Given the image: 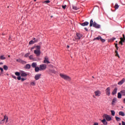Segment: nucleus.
<instances>
[{
  "mask_svg": "<svg viewBox=\"0 0 125 125\" xmlns=\"http://www.w3.org/2000/svg\"><path fill=\"white\" fill-rule=\"evenodd\" d=\"M90 27H94L95 28H96L97 29H99L100 28V25L97 24L95 22H93V20L92 19L90 21Z\"/></svg>",
  "mask_w": 125,
  "mask_h": 125,
  "instance_id": "f257e3e1",
  "label": "nucleus"
},
{
  "mask_svg": "<svg viewBox=\"0 0 125 125\" xmlns=\"http://www.w3.org/2000/svg\"><path fill=\"white\" fill-rule=\"evenodd\" d=\"M100 40L101 41H102V42H105V39H102V37H101L100 36H98L97 37L94 38L93 41H100Z\"/></svg>",
  "mask_w": 125,
  "mask_h": 125,
  "instance_id": "f03ea898",
  "label": "nucleus"
},
{
  "mask_svg": "<svg viewBox=\"0 0 125 125\" xmlns=\"http://www.w3.org/2000/svg\"><path fill=\"white\" fill-rule=\"evenodd\" d=\"M103 117L104 119H105L106 121H107L108 122H110V121H112V118L111 117V116H110L108 114H104Z\"/></svg>",
  "mask_w": 125,
  "mask_h": 125,
  "instance_id": "7ed1b4c3",
  "label": "nucleus"
},
{
  "mask_svg": "<svg viewBox=\"0 0 125 125\" xmlns=\"http://www.w3.org/2000/svg\"><path fill=\"white\" fill-rule=\"evenodd\" d=\"M60 76H61V78H62V79H64V80L69 81L71 79V78H70V77H69L66 75H64L63 74H60Z\"/></svg>",
  "mask_w": 125,
  "mask_h": 125,
  "instance_id": "20e7f679",
  "label": "nucleus"
},
{
  "mask_svg": "<svg viewBox=\"0 0 125 125\" xmlns=\"http://www.w3.org/2000/svg\"><path fill=\"white\" fill-rule=\"evenodd\" d=\"M83 38V34L79 33H77L75 36L76 40H81Z\"/></svg>",
  "mask_w": 125,
  "mask_h": 125,
  "instance_id": "39448f33",
  "label": "nucleus"
},
{
  "mask_svg": "<svg viewBox=\"0 0 125 125\" xmlns=\"http://www.w3.org/2000/svg\"><path fill=\"white\" fill-rule=\"evenodd\" d=\"M123 38H121L120 40L121 41L119 42V44H121V45H123V43L125 42V34L123 35Z\"/></svg>",
  "mask_w": 125,
  "mask_h": 125,
  "instance_id": "423d86ee",
  "label": "nucleus"
},
{
  "mask_svg": "<svg viewBox=\"0 0 125 125\" xmlns=\"http://www.w3.org/2000/svg\"><path fill=\"white\" fill-rule=\"evenodd\" d=\"M40 71H43L46 69V64H42L40 65Z\"/></svg>",
  "mask_w": 125,
  "mask_h": 125,
  "instance_id": "0eeeda50",
  "label": "nucleus"
},
{
  "mask_svg": "<svg viewBox=\"0 0 125 125\" xmlns=\"http://www.w3.org/2000/svg\"><path fill=\"white\" fill-rule=\"evenodd\" d=\"M110 90L111 88L109 87H107L106 89H105V93L108 96H110L111 95Z\"/></svg>",
  "mask_w": 125,
  "mask_h": 125,
  "instance_id": "6e6552de",
  "label": "nucleus"
},
{
  "mask_svg": "<svg viewBox=\"0 0 125 125\" xmlns=\"http://www.w3.org/2000/svg\"><path fill=\"white\" fill-rule=\"evenodd\" d=\"M34 54H36L37 57H39L41 55V50H35Z\"/></svg>",
  "mask_w": 125,
  "mask_h": 125,
  "instance_id": "1a4fd4ad",
  "label": "nucleus"
},
{
  "mask_svg": "<svg viewBox=\"0 0 125 125\" xmlns=\"http://www.w3.org/2000/svg\"><path fill=\"white\" fill-rule=\"evenodd\" d=\"M5 120H6L5 123H7V122L8 121V117H7V116H5L4 117L3 120H2L1 122H0V124H3V123H4L3 122H4V121H5Z\"/></svg>",
  "mask_w": 125,
  "mask_h": 125,
  "instance_id": "9d476101",
  "label": "nucleus"
},
{
  "mask_svg": "<svg viewBox=\"0 0 125 125\" xmlns=\"http://www.w3.org/2000/svg\"><path fill=\"white\" fill-rule=\"evenodd\" d=\"M16 61H17V62H19V63H21V64H26L27 63V62L21 60V59H17Z\"/></svg>",
  "mask_w": 125,
  "mask_h": 125,
  "instance_id": "9b49d317",
  "label": "nucleus"
},
{
  "mask_svg": "<svg viewBox=\"0 0 125 125\" xmlns=\"http://www.w3.org/2000/svg\"><path fill=\"white\" fill-rule=\"evenodd\" d=\"M43 63L46 64H50V62L48 61V58L47 57H45L44 58Z\"/></svg>",
  "mask_w": 125,
  "mask_h": 125,
  "instance_id": "f8f14e48",
  "label": "nucleus"
},
{
  "mask_svg": "<svg viewBox=\"0 0 125 125\" xmlns=\"http://www.w3.org/2000/svg\"><path fill=\"white\" fill-rule=\"evenodd\" d=\"M42 76V74H36L35 76V79L36 81H38V80H40L41 79V76Z\"/></svg>",
  "mask_w": 125,
  "mask_h": 125,
  "instance_id": "ddd939ff",
  "label": "nucleus"
},
{
  "mask_svg": "<svg viewBox=\"0 0 125 125\" xmlns=\"http://www.w3.org/2000/svg\"><path fill=\"white\" fill-rule=\"evenodd\" d=\"M95 94L96 96H100V95H101V92L99 90L96 91L95 92Z\"/></svg>",
  "mask_w": 125,
  "mask_h": 125,
  "instance_id": "4468645a",
  "label": "nucleus"
},
{
  "mask_svg": "<svg viewBox=\"0 0 125 125\" xmlns=\"http://www.w3.org/2000/svg\"><path fill=\"white\" fill-rule=\"evenodd\" d=\"M21 77H27L28 75L27 74V73H25V72L21 71Z\"/></svg>",
  "mask_w": 125,
  "mask_h": 125,
  "instance_id": "2eb2a0df",
  "label": "nucleus"
},
{
  "mask_svg": "<svg viewBox=\"0 0 125 125\" xmlns=\"http://www.w3.org/2000/svg\"><path fill=\"white\" fill-rule=\"evenodd\" d=\"M117 91H118V88L116 87L115 88H114V89L112 91V95H115V94H116Z\"/></svg>",
  "mask_w": 125,
  "mask_h": 125,
  "instance_id": "dca6fc26",
  "label": "nucleus"
},
{
  "mask_svg": "<svg viewBox=\"0 0 125 125\" xmlns=\"http://www.w3.org/2000/svg\"><path fill=\"white\" fill-rule=\"evenodd\" d=\"M89 24V22L87 21H85L81 24V26H83V27H84V26H87Z\"/></svg>",
  "mask_w": 125,
  "mask_h": 125,
  "instance_id": "f3484780",
  "label": "nucleus"
},
{
  "mask_svg": "<svg viewBox=\"0 0 125 125\" xmlns=\"http://www.w3.org/2000/svg\"><path fill=\"white\" fill-rule=\"evenodd\" d=\"M125 82V79L123 78L120 82L118 83V84H119L120 85H122V84H123V83H124Z\"/></svg>",
  "mask_w": 125,
  "mask_h": 125,
  "instance_id": "a211bd4d",
  "label": "nucleus"
},
{
  "mask_svg": "<svg viewBox=\"0 0 125 125\" xmlns=\"http://www.w3.org/2000/svg\"><path fill=\"white\" fill-rule=\"evenodd\" d=\"M102 122L104 125H108V123L107 122V121H106V119H105V118H104L103 120H102Z\"/></svg>",
  "mask_w": 125,
  "mask_h": 125,
  "instance_id": "6ab92c4d",
  "label": "nucleus"
},
{
  "mask_svg": "<svg viewBox=\"0 0 125 125\" xmlns=\"http://www.w3.org/2000/svg\"><path fill=\"white\" fill-rule=\"evenodd\" d=\"M25 69H31V65L30 64H27L24 66Z\"/></svg>",
  "mask_w": 125,
  "mask_h": 125,
  "instance_id": "aec40b11",
  "label": "nucleus"
},
{
  "mask_svg": "<svg viewBox=\"0 0 125 125\" xmlns=\"http://www.w3.org/2000/svg\"><path fill=\"white\" fill-rule=\"evenodd\" d=\"M119 115L122 116V117H125V112H124L123 111H120L119 112Z\"/></svg>",
  "mask_w": 125,
  "mask_h": 125,
  "instance_id": "412c9836",
  "label": "nucleus"
},
{
  "mask_svg": "<svg viewBox=\"0 0 125 125\" xmlns=\"http://www.w3.org/2000/svg\"><path fill=\"white\" fill-rule=\"evenodd\" d=\"M37 62H33L31 64V66L32 67V68H36L37 67Z\"/></svg>",
  "mask_w": 125,
  "mask_h": 125,
  "instance_id": "4be33fe9",
  "label": "nucleus"
},
{
  "mask_svg": "<svg viewBox=\"0 0 125 125\" xmlns=\"http://www.w3.org/2000/svg\"><path fill=\"white\" fill-rule=\"evenodd\" d=\"M39 71H41V68L39 67H36L35 68V71L37 72H39Z\"/></svg>",
  "mask_w": 125,
  "mask_h": 125,
  "instance_id": "5701e85b",
  "label": "nucleus"
},
{
  "mask_svg": "<svg viewBox=\"0 0 125 125\" xmlns=\"http://www.w3.org/2000/svg\"><path fill=\"white\" fill-rule=\"evenodd\" d=\"M117 97L119 99H121V98H122V93H121V92L118 93Z\"/></svg>",
  "mask_w": 125,
  "mask_h": 125,
  "instance_id": "b1692460",
  "label": "nucleus"
},
{
  "mask_svg": "<svg viewBox=\"0 0 125 125\" xmlns=\"http://www.w3.org/2000/svg\"><path fill=\"white\" fill-rule=\"evenodd\" d=\"M117 101V99L116 98H114L112 100V105H114L115 103H116V102Z\"/></svg>",
  "mask_w": 125,
  "mask_h": 125,
  "instance_id": "393cba45",
  "label": "nucleus"
},
{
  "mask_svg": "<svg viewBox=\"0 0 125 125\" xmlns=\"http://www.w3.org/2000/svg\"><path fill=\"white\" fill-rule=\"evenodd\" d=\"M3 69L5 71H7L8 70V67L7 65H4L3 66Z\"/></svg>",
  "mask_w": 125,
  "mask_h": 125,
  "instance_id": "a878e982",
  "label": "nucleus"
},
{
  "mask_svg": "<svg viewBox=\"0 0 125 125\" xmlns=\"http://www.w3.org/2000/svg\"><path fill=\"white\" fill-rule=\"evenodd\" d=\"M36 42L34 41L33 40H31L29 42V44H34V43H35Z\"/></svg>",
  "mask_w": 125,
  "mask_h": 125,
  "instance_id": "bb28decb",
  "label": "nucleus"
},
{
  "mask_svg": "<svg viewBox=\"0 0 125 125\" xmlns=\"http://www.w3.org/2000/svg\"><path fill=\"white\" fill-rule=\"evenodd\" d=\"M121 93L122 95L125 96V90H123L121 91Z\"/></svg>",
  "mask_w": 125,
  "mask_h": 125,
  "instance_id": "cd10ccee",
  "label": "nucleus"
},
{
  "mask_svg": "<svg viewBox=\"0 0 125 125\" xmlns=\"http://www.w3.org/2000/svg\"><path fill=\"white\" fill-rule=\"evenodd\" d=\"M119 7V5H118V4L116 3L114 6V8H115V9H118Z\"/></svg>",
  "mask_w": 125,
  "mask_h": 125,
  "instance_id": "c85d7f7f",
  "label": "nucleus"
},
{
  "mask_svg": "<svg viewBox=\"0 0 125 125\" xmlns=\"http://www.w3.org/2000/svg\"><path fill=\"white\" fill-rule=\"evenodd\" d=\"M49 72L51 74H56V71L55 70H50Z\"/></svg>",
  "mask_w": 125,
  "mask_h": 125,
  "instance_id": "c756f323",
  "label": "nucleus"
},
{
  "mask_svg": "<svg viewBox=\"0 0 125 125\" xmlns=\"http://www.w3.org/2000/svg\"><path fill=\"white\" fill-rule=\"evenodd\" d=\"M115 119L116 120L117 122H120L121 121V118L118 117L117 116H115Z\"/></svg>",
  "mask_w": 125,
  "mask_h": 125,
  "instance_id": "7c9ffc66",
  "label": "nucleus"
},
{
  "mask_svg": "<svg viewBox=\"0 0 125 125\" xmlns=\"http://www.w3.org/2000/svg\"><path fill=\"white\" fill-rule=\"evenodd\" d=\"M6 59L5 57H4V56H0V59H1V60H4Z\"/></svg>",
  "mask_w": 125,
  "mask_h": 125,
  "instance_id": "2f4dec72",
  "label": "nucleus"
},
{
  "mask_svg": "<svg viewBox=\"0 0 125 125\" xmlns=\"http://www.w3.org/2000/svg\"><path fill=\"white\" fill-rule=\"evenodd\" d=\"M30 84L31 85H33V86L36 85V82L33 81L32 82H31Z\"/></svg>",
  "mask_w": 125,
  "mask_h": 125,
  "instance_id": "473e14b6",
  "label": "nucleus"
},
{
  "mask_svg": "<svg viewBox=\"0 0 125 125\" xmlns=\"http://www.w3.org/2000/svg\"><path fill=\"white\" fill-rule=\"evenodd\" d=\"M37 50H41V46L37 45L36 46Z\"/></svg>",
  "mask_w": 125,
  "mask_h": 125,
  "instance_id": "72a5a7b5",
  "label": "nucleus"
},
{
  "mask_svg": "<svg viewBox=\"0 0 125 125\" xmlns=\"http://www.w3.org/2000/svg\"><path fill=\"white\" fill-rule=\"evenodd\" d=\"M73 9L74 10H78L79 9V8H78L77 6H73Z\"/></svg>",
  "mask_w": 125,
  "mask_h": 125,
  "instance_id": "f704fd0d",
  "label": "nucleus"
},
{
  "mask_svg": "<svg viewBox=\"0 0 125 125\" xmlns=\"http://www.w3.org/2000/svg\"><path fill=\"white\" fill-rule=\"evenodd\" d=\"M111 113L112 116H115V111L111 110Z\"/></svg>",
  "mask_w": 125,
  "mask_h": 125,
  "instance_id": "c9c22d12",
  "label": "nucleus"
},
{
  "mask_svg": "<svg viewBox=\"0 0 125 125\" xmlns=\"http://www.w3.org/2000/svg\"><path fill=\"white\" fill-rule=\"evenodd\" d=\"M115 53H116L115 56H118V57L120 58V56L119 55V53H118V51H115Z\"/></svg>",
  "mask_w": 125,
  "mask_h": 125,
  "instance_id": "e433bc0d",
  "label": "nucleus"
},
{
  "mask_svg": "<svg viewBox=\"0 0 125 125\" xmlns=\"http://www.w3.org/2000/svg\"><path fill=\"white\" fill-rule=\"evenodd\" d=\"M15 74L16 75V76H18V77H19V76H20V73L18 72H15Z\"/></svg>",
  "mask_w": 125,
  "mask_h": 125,
  "instance_id": "4c0bfd02",
  "label": "nucleus"
},
{
  "mask_svg": "<svg viewBox=\"0 0 125 125\" xmlns=\"http://www.w3.org/2000/svg\"><path fill=\"white\" fill-rule=\"evenodd\" d=\"M50 2V0H47L44 1V3H49Z\"/></svg>",
  "mask_w": 125,
  "mask_h": 125,
  "instance_id": "58836bf2",
  "label": "nucleus"
},
{
  "mask_svg": "<svg viewBox=\"0 0 125 125\" xmlns=\"http://www.w3.org/2000/svg\"><path fill=\"white\" fill-rule=\"evenodd\" d=\"M29 57L30 60H33V59H34V57L33 56V55H30Z\"/></svg>",
  "mask_w": 125,
  "mask_h": 125,
  "instance_id": "ea45409f",
  "label": "nucleus"
},
{
  "mask_svg": "<svg viewBox=\"0 0 125 125\" xmlns=\"http://www.w3.org/2000/svg\"><path fill=\"white\" fill-rule=\"evenodd\" d=\"M32 40L33 41V42H37L39 41V40L36 39V38H34Z\"/></svg>",
  "mask_w": 125,
  "mask_h": 125,
  "instance_id": "a19ab883",
  "label": "nucleus"
},
{
  "mask_svg": "<svg viewBox=\"0 0 125 125\" xmlns=\"http://www.w3.org/2000/svg\"><path fill=\"white\" fill-rule=\"evenodd\" d=\"M29 55H30V53H28L24 55V57L27 58L29 56Z\"/></svg>",
  "mask_w": 125,
  "mask_h": 125,
  "instance_id": "79ce46f5",
  "label": "nucleus"
},
{
  "mask_svg": "<svg viewBox=\"0 0 125 125\" xmlns=\"http://www.w3.org/2000/svg\"><path fill=\"white\" fill-rule=\"evenodd\" d=\"M66 5H62V8L63 9H66Z\"/></svg>",
  "mask_w": 125,
  "mask_h": 125,
  "instance_id": "37998d69",
  "label": "nucleus"
},
{
  "mask_svg": "<svg viewBox=\"0 0 125 125\" xmlns=\"http://www.w3.org/2000/svg\"><path fill=\"white\" fill-rule=\"evenodd\" d=\"M17 79L18 80V81H20V80H21V76H19L17 77Z\"/></svg>",
  "mask_w": 125,
  "mask_h": 125,
  "instance_id": "c03bdc74",
  "label": "nucleus"
},
{
  "mask_svg": "<svg viewBox=\"0 0 125 125\" xmlns=\"http://www.w3.org/2000/svg\"><path fill=\"white\" fill-rule=\"evenodd\" d=\"M115 47L116 48L117 50L119 49V47H118V44H115Z\"/></svg>",
  "mask_w": 125,
  "mask_h": 125,
  "instance_id": "a18cd8bd",
  "label": "nucleus"
},
{
  "mask_svg": "<svg viewBox=\"0 0 125 125\" xmlns=\"http://www.w3.org/2000/svg\"><path fill=\"white\" fill-rule=\"evenodd\" d=\"M12 78L15 79V80H16V76L14 75H12Z\"/></svg>",
  "mask_w": 125,
  "mask_h": 125,
  "instance_id": "49530a36",
  "label": "nucleus"
},
{
  "mask_svg": "<svg viewBox=\"0 0 125 125\" xmlns=\"http://www.w3.org/2000/svg\"><path fill=\"white\" fill-rule=\"evenodd\" d=\"M0 70L1 72V73H2L3 72V68H1V67H0Z\"/></svg>",
  "mask_w": 125,
  "mask_h": 125,
  "instance_id": "de8ad7c7",
  "label": "nucleus"
},
{
  "mask_svg": "<svg viewBox=\"0 0 125 125\" xmlns=\"http://www.w3.org/2000/svg\"><path fill=\"white\" fill-rule=\"evenodd\" d=\"M21 82H24V81H25L26 79H25V78H21Z\"/></svg>",
  "mask_w": 125,
  "mask_h": 125,
  "instance_id": "09e8293b",
  "label": "nucleus"
},
{
  "mask_svg": "<svg viewBox=\"0 0 125 125\" xmlns=\"http://www.w3.org/2000/svg\"><path fill=\"white\" fill-rule=\"evenodd\" d=\"M35 46H34V47H32L31 48V51H32V50H33V49H35Z\"/></svg>",
  "mask_w": 125,
  "mask_h": 125,
  "instance_id": "8fccbe9b",
  "label": "nucleus"
},
{
  "mask_svg": "<svg viewBox=\"0 0 125 125\" xmlns=\"http://www.w3.org/2000/svg\"><path fill=\"white\" fill-rule=\"evenodd\" d=\"M122 125H125V122L122 121Z\"/></svg>",
  "mask_w": 125,
  "mask_h": 125,
  "instance_id": "3c124183",
  "label": "nucleus"
},
{
  "mask_svg": "<svg viewBox=\"0 0 125 125\" xmlns=\"http://www.w3.org/2000/svg\"><path fill=\"white\" fill-rule=\"evenodd\" d=\"M84 30H85V31H86L87 32V31H88V29H87V28L86 27L84 28Z\"/></svg>",
  "mask_w": 125,
  "mask_h": 125,
  "instance_id": "603ef678",
  "label": "nucleus"
},
{
  "mask_svg": "<svg viewBox=\"0 0 125 125\" xmlns=\"http://www.w3.org/2000/svg\"><path fill=\"white\" fill-rule=\"evenodd\" d=\"M94 125H98V123H95L94 124Z\"/></svg>",
  "mask_w": 125,
  "mask_h": 125,
  "instance_id": "864d4df0",
  "label": "nucleus"
},
{
  "mask_svg": "<svg viewBox=\"0 0 125 125\" xmlns=\"http://www.w3.org/2000/svg\"><path fill=\"white\" fill-rule=\"evenodd\" d=\"M67 48H70V46L69 45H67Z\"/></svg>",
  "mask_w": 125,
  "mask_h": 125,
  "instance_id": "5fc2aeb1",
  "label": "nucleus"
},
{
  "mask_svg": "<svg viewBox=\"0 0 125 125\" xmlns=\"http://www.w3.org/2000/svg\"><path fill=\"white\" fill-rule=\"evenodd\" d=\"M2 64H3V63H2V62H0V65H2Z\"/></svg>",
  "mask_w": 125,
  "mask_h": 125,
  "instance_id": "6e6d98bb",
  "label": "nucleus"
},
{
  "mask_svg": "<svg viewBox=\"0 0 125 125\" xmlns=\"http://www.w3.org/2000/svg\"><path fill=\"white\" fill-rule=\"evenodd\" d=\"M123 102L124 103H125V98L124 99Z\"/></svg>",
  "mask_w": 125,
  "mask_h": 125,
  "instance_id": "4d7b16f0",
  "label": "nucleus"
},
{
  "mask_svg": "<svg viewBox=\"0 0 125 125\" xmlns=\"http://www.w3.org/2000/svg\"><path fill=\"white\" fill-rule=\"evenodd\" d=\"M52 17H53V16H51V18H52Z\"/></svg>",
  "mask_w": 125,
  "mask_h": 125,
  "instance_id": "13d9d810",
  "label": "nucleus"
},
{
  "mask_svg": "<svg viewBox=\"0 0 125 125\" xmlns=\"http://www.w3.org/2000/svg\"><path fill=\"white\" fill-rule=\"evenodd\" d=\"M119 125H122V124H121V123H119Z\"/></svg>",
  "mask_w": 125,
  "mask_h": 125,
  "instance_id": "bf43d9fd",
  "label": "nucleus"
},
{
  "mask_svg": "<svg viewBox=\"0 0 125 125\" xmlns=\"http://www.w3.org/2000/svg\"><path fill=\"white\" fill-rule=\"evenodd\" d=\"M2 35L3 36H4V34L2 33Z\"/></svg>",
  "mask_w": 125,
  "mask_h": 125,
  "instance_id": "052dcab7",
  "label": "nucleus"
},
{
  "mask_svg": "<svg viewBox=\"0 0 125 125\" xmlns=\"http://www.w3.org/2000/svg\"><path fill=\"white\" fill-rule=\"evenodd\" d=\"M34 1H37V0H34Z\"/></svg>",
  "mask_w": 125,
  "mask_h": 125,
  "instance_id": "680f3d73",
  "label": "nucleus"
},
{
  "mask_svg": "<svg viewBox=\"0 0 125 125\" xmlns=\"http://www.w3.org/2000/svg\"><path fill=\"white\" fill-rule=\"evenodd\" d=\"M113 40H116V38H114Z\"/></svg>",
  "mask_w": 125,
  "mask_h": 125,
  "instance_id": "e2e57ef3",
  "label": "nucleus"
},
{
  "mask_svg": "<svg viewBox=\"0 0 125 125\" xmlns=\"http://www.w3.org/2000/svg\"><path fill=\"white\" fill-rule=\"evenodd\" d=\"M8 57H10V55H9V56H8Z\"/></svg>",
  "mask_w": 125,
  "mask_h": 125,
  "instance_id": "0e129e2a",
  "label": "nucleus"
},
{
  "mask_svg": "<svg viewBox=\"0 0 125 125\" xmlns=\"http://www.w3.org/2000/svg\"><path fill=\"white\" fill-rule=\"evenodd\" d=\"M92 78H94V77L93 76Z\"/></svg>",
  "mask_w": 125,
  "mask_h": 125,
  "instance_id": "69168bd1",
  "label": "nucleus"
}]
</instances>
